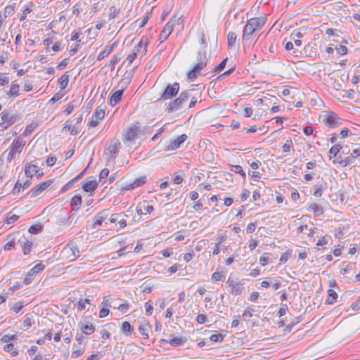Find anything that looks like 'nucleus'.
<instances>
[{"label": "nucleus", "instance_id": "nucleus-13", "mask_svg": "<svg viewBox=\"0 0 360 360\" xmlns=\"http://www.w3.org/2000/svg\"><path fill=\"white\" fill-rule=\"evenodd\" d=\"M139 131V127L135 125L127 128L124 136V142H131L137 139Z\"/></svg>", "mask_w": 360, "mask_h": 360}, {"label": "nucleus", "instance_id": "nucleus-61", "mask_svg": "<svg viewBox=\"0 0 360 360\" xmlns=\"http://www.w3.org/2000/svg\"><path fill=\"white\" fill-rule=\"evenodd\" d=\"M34 275H33L29 271L23 281V283L25 285H29L34 281Z\"/></svg>", "mask_w": 360, "mask_h": 360}, {"label": "nucleus", "instance_id": "nucleus-26", "mask_svg": "<svg viewBox=\"0 0 360 360\" xmlns=\"http://www.w3.org/2000/svg\"><path fill=\"white\" fill-rule=\"evenodd\" d=\"M82 197L81 195H75L72 200H71V202H70V205H71V207H72V210L73 211H77L79 209V207L82 204Z\"/></svg>", "mask_w": 360, "mask_h": 360}, {"label": "nucleus", "instance_id": "nucleus-18", "mask_svg": "<svg viewBox=\"0 0 360 360\" xmlns=\"http://www.w3.org/2000/svg\"><path fill=\"white\" fill-rule=\"evenodd\" d=\"M109 215L108 210H103L99 212L94 217L93 227L96 228L97 226H101L103 221L107 219Z\"/></svg>", "mask_w": 360, "mask_h": 360}, {"label": "nucleus", "instance_id": "nucleus-57", "mask_svg": "<svg viewBox=\"0 0 360 360\" xmlns=\"http://www.w3.org/2000/svg\"><path fill=\"white\" fill-rule=\"evenodd\" d=\"M24 303L22 302H18L15 303L13 307L11 308V310L15 313H18L24 307Z\"/></svg>", "mask_w": 360, "mask_h": 360}, {"label": "nucleus", "instance_id": "nucleus-12", "mask_svg": "<svg viewBox=\"0 0 360 360\" xmlns=\"http://www.w3.org/2000/svg\"><path fill=\"white\" fill-rule=\"evenodd\" d=\"M146 182V176H141L138 178H136L132 182L125 185L121 188L122 191H130L132 189H134L136 188H138L143 184H144Z\"/></svg>", "mask_w": 360, "mask_h": 360}, {"label": "nucleus", "instance_id": "nucleus-8", "mask_svg": "<svg viewBox=\"0 0 360 360\" xmlns=\"http://www.w3.org/2000/svg\"><path fill=\"white\" fill-rule=\"evenodd\" d=\"M1 120L6 123L7 126H11L15 123L18 120V115L17 113L12 112L10 110H4L0 114Z\"/></svg>", "mask_w": 360, "mask_h": 360}, {"label": "nucleus", "instance_id": "nucleus-50", "mask_svg": "<svg viewBox=\"0 0 360 360\" xmlns=\"http://www.w3.org/2000/svg\"><path fill=\"white\" fill-rule=\"evenodd\" d=\"M21 189H22V183L20 182V181L18 180L17 181L13 190L11 191V193L13 195H17L20 192Z\"/></svg>", "mask_w": 360, "mask_h": 360}, {"label": "nucleus", "instance_id": "nucleus-43", "mask_svg": "<svg viewBox=\"0 0 360 360\" xmlns=\"http://www.w3.org/2000/svg\"><path fill=\"white\" fill-rule=\"evenodd\" d=\"M305 30H306V29L304 27L299 28L298 30L292 32V33L290 35V37L291 38H295V37L302 38L304 36V34H305Z\"/></svg>", "mask_w": 360, "mask_h": 360}, {"label": "nucleus", "instance_id": "nucleus-41", "mask_svg": "<svg viewBox=\"0 0 360 360\" xmlns=\"http://www.w3.org/2000/svg\"><path fill=\"white\" fill-rule=\"evenodd\" d=\"M34 5L32 2H30L29 5L24 9L21 16L20 17V21L25 20L27 15L32 11Z\"/></svg>", "mask_w": 360, "mask_h": 360}, {"label": "nucleus", "instance_id": "nucleus-30", "mask_svg": "<svg viewBox=\"0 0 360 360\" xmlns=\"http://www.w3.org/2000/svg\"><path fill=\"white\" fill-rule=\"evenodd\" d=\"M338 298V294L333 289H329L328 290V298L326 300V304H334Z\"/></svg>", "mask_w": 360, "mask_h": 360}, {"label": "nucleus", "instance_id": "nucleus-27", "mask_svg": "<svg viewBox=\"0 0 360 360\" xmlns=\"http://www.w3.org/2000/svg\"><path fill=\"white\" fill-rule=\"evenodd\" d=\"M20 86L15 82H13L11 84L9 91L6 93L8 96H18L19 95Z\"/></svg>", "mask_w": 360, "mask_h": 360}, {"label": "nucleus", "instance_id": "nucleus-3", "mask_svg": "<svg viewBox=\"0 0 360 360\" xmlns=\"http://www.w3.org/2000/svg\"><path fill=\"white\" fill-rule=\"evenodd\" d=\"M24 145L25 143H22V141L20 138L14 139L7 150V162H11L15 158L16 153L21 152L22 148Z\"/></svg>", "mask_w": 360, "mask_h": 360}, {"label": "nucleus", "instance_id": "nucleus-23", "mask_svg": "<svg viewBox=\"0 0 360 360\" xmlns=\"http://www.w3.org/2000/svg\"><path fill=\"white\" fill-rule=\"evenodd\" d=\"M82 188L86 192H92L96 189L98 184L95 180H86L82 183Z\"/></svg>", "mask_w": 360, "mask_h": 360}, {"label": "nucleus", "instance_id": "nucleus-33", "mask_svg": "<svg viewBox=\"0 0 360 360\" xmlns=\"http://www.w3.org/2000/svg\"><path fill=\"white\" fill-rule=\"evenodd\" d=\"M84 352V347L82 345H73V351L71 354L72 359H77Z\"/></svg>", "mask_w": 360, "mask_h": 360}, {"label": "nucleus", "instance_id": "nucleus-62", "mask_svg": "<svg viewBox=\"0 0 360 360\" xmlns=\"http://www.w3.org/2000/svg\"><path fill=\"white\" fill-rule=\"evenodd\" d=\"M136 56H137V54L133 51H131V53L128 55V56L126 58V61L127 62V66H129L133 63V61L135 60Z\"/></svg>", "mask_w": 360, "mask_h": 360}, {"label": "nucleus", "instance_id": "nucleus-29", "mask_svg": "<svg viewBox=\"0 0 360 360\" xmlns=\"http://www.w3.org/2000/svg\"><path fill=\"white\" fill-rule=\"evenodd\" d=\"M309 210L313 212L315 216L319 217L323 214V207L316 204V203H312L309 207Z\"/></svg>", "mask_w": 360, "mask_h": 360}, {"label": "nucleus", "instance_id": "nucleus-25", "mask_svg": "<svg viewBox=\"0 0 360 360\" xmlns=\"http://www.w3.org/2000/svg\"><path fill=\"white\" fill-rule=\"evenodd\" d=\"M226 235L225 233H218L217 237V242L215 244V247L213 250L212 254L217 255L219 253L220 245L226 240Z\"/></svg>", "mask_w": 360, "mask_h": 360}, {"label": "nucleus", "instance_id": "nucleus-59", "mask_svg": "<svg viewBox=\"0 0 360 360\" xmlns=\"http://www.w3.org/2000/svg\"><path fill=\"white\" fill-rule=\"evenodd\" d=\"M117 308L123 314H124L127 313V311L129 310V304L127 302H125L124 303L120 304Z\"/></svg>", "mask_w": 360, "mask_h": 360}, {"label": "nucleus", "instance_id": "nucleus-16", "mask_svg": "<svg viewBox=\"0 0 360 360\" xmlns=\"http://www.w3.org/2000/svg\"><path fill=\"white\" fill-rule=\"evenodd\" d=\"M187 135L185 134L179 136L176 139L170 142L167 146L169 150H173L179 148L181 145L186 140Z\"/></svg>", "mask_w": 360, "mask_h": 360}, {"label": "nucleus", "instance_id": "nucleus-24", "mask_svg": "<svg viewBox=\"0 0 360 360\" xmlns=\"http://www.w3.org/2000/svg\"><path fill=\"white\" fill-rule=\"evenodd\" d=\"M124 89L117 90L115 92H114L110 98V104L112 106H115L116 104H117L122 98V96L123 95Z\"/></svg>", "mask_w": 360, "mask_h": 360}, {"label": "nucleus", "instance_id": "nucleus-49", "mask_svg": "<svg viewBox=\"0 0 360 360\" xmlns=\"http://www.w3.org/2000/svg\"><path fill=\"white\" fill-rule=\"evenodd\" d=\"M120 13V9L116 6H111L110 8V13H109V19L115 18L117 14Z\"/></svg>", "mask_w": 360, "mask_h": 360}, {"label": "nucleus", "instance_id": "nucleus-15", "mask_svg": "<svg viewBox=\"0 0 360 360\" xmlns=\"http://www.w3.org/2000/svg\"><path fill=\"white\" fill-rule=\"evenodd\" d=\"M39 168L36 165L29 163L25 169V174L27 177L32 178L33 176L37 175V178L41 177L43 172L38 174Z\"/></svg>", "mask_w": 360, "mask_h": 360}, {"label": "nucleus", "instance_id": "nucleus-38", "mask_svg": "<svg viewBox=\"0 0 360 360\" xmlns=\"http://www.w3.org/2000/svg\"><path fill=\"white\" fill-rule=\"evenodd\" d=\"M33 317V314L30 313H28L25 316V319L23 321L24 328H28L32 326L34 323Z\"/></svg>", "mask_w": 360, "mask_h": 360}, {"label": "nucleus", "instance_id": "nucleus-51", "mask_svg": "<svg viewBox=\"0 0 360 360\" xmlns=\"http://www.w3.org/2000/svg\"><path fill=\"white\" fill-rule=\"evenodd\" d=\"M122 217H127L124 212L115 213L111 215L109 221L111 223H115Z\"/></svg>", "mask_w": 360, "mask_h": 360}, {"label": "nucleus", "instance_id": "nucleus-46", "mask_svg": "<svg viewBox=\"0 0 360 360\" xmlns=\"http://www.w3.org/2000/svg\"><path fill=\"white\" fill-rule=\"evenodd\" d=\"M231 171L236 174H240L243 176V179H245V173L240 165H233Z\"/></svg>", "mask_w": 360, "mask_h": 360}, {"label": "nucleus", "instance_id": "nucleus-6", "mask_svg": "<svg viewBox=\"0 0 360 360\" xmlns=\"http://www.w3.org/2000/svg\"><path fill=\"white\" fill-rule=\"evenodd\" d=\"M52 182L53 180L49 179L37 184L34 186L22 198H26L27 197L35 198L46 189Z\"/></svg>", "mask_w": 360, "mask_h": 360}, {"label": "nucleus", "instance_id": "nucleus-10", "mask_svg": "<svg viewBox=\"0 0 360 360\" xmlns=\"http://www.w3.org/2000/svg\"><path fill=\"white\" fill-rule=\"evenodd\" d=\"M139 327L138 330L141 335L143 337L144 339H148V332L150 330V326L147 319L144 317L139 318L138 320Z\"/></svg>", "mask_w": 360, "mask_h": 360}, {"label": "nucleus", "instance_id": "nucleus-54", "mask_svg": "<svg viewBox=\"0 0 360 360\" xmlns=\"http://www.w3.org/2000/svg\"><path fill=\"white\" fill-rule=\"evenodd\" d=\"M253 108L250 104L246 105L244 108V116L245 117H251L253 114Z\"/></svg>", "mask_w": 360, "mask_h": 360}, {"label": "nucleus", "instance_id": "nucleus-31", "mask_svg": "<svg viewBox=\"0 0 360 360\" xmlns=\"http://www.w3.org/2000/svg\"><path fill=\"white\" fill-rule=\"evenodd\" d=\"M105 116V106L99 105L93 113V118H96L97 120H101Z\"/></svg>", "mask_w": 360, "mask_h": 360}, {"label": "nucleus", "instance_id": "nucleus-4", "mask_svg": "<svg viewBox=\"0 0 360 360\" xmlns=\"http://www.w3.org/2000/svg\"><path fill=\"white\" fill-rule=\"evenodd\" d=\"M181 20L180 18L174 16L165 25L163 30L161 32L159 36V39L161 42L165 41L173 31L174 27L176 23H179Z\"/></svg>", "mask_w": 360, "mask_h": 360}, {"label": "nucleus", "instance_id": "nucleus-9", "mask_svg": "<svg viewBox=\"0 0 360 360\" xmlns=\"http://www.w3.org/2000/svg\"><path fill=\"white\" fill-rule=\"evenodd\" d=\"M179 91V84L174 82L172 84H168L164 92L161 95V99L167 100L175 96Z\"/></svg>", "mask_w": 360, "mask_h": 360}, {"label": "nucleus", "instance_id": "nucleus-60", "mask_svg": "<svg viewBox=\"0 0 360 360\" xmlns=\"http://www.w3.org/2000/svg\"><path fill=\"white\" fill-rule=\"evenodd\" d=\"M76 107V104L75 103V101H72V102H70L69 103L66 107H65V109L64 110V112L67 114V115H69L70 114L72 110H74V108Z\"/></svg>", "mask_w": 360, "mask_h": 360}, {"label": "nucleus", "instance_id": "nucleus-2", "mask_svg": "<svg viewBox=\"0 0 360 360\" xmlns=\"http://www.w3.org/2000/svg\"><path fill=\"white\" fill-rule=\"evenodd\" d=\"M188 98L189 92L188 91L181 92L176 99L169 103L166 111L171 112L179 110L183 106V104L188 101Z\"/></svg>", "mask_w": 360, "mask_h": 360}, {"label": "nucleus", "instance_id": "nucleus-34", "mask_svg": "<svg viewBox=\"0 0 360 360\" xmlns=\"http://www.w3.org/2000/svg\"><path fill=\"white\" fill-rule=\"evenodd\" d=\"M133 330V328L131 325L128 321H124L122 323L121 332L124 334L126 336H129L131 334Z\"/></svg>", "mask_w": 360, "mask_h": 360}, {"label": "nucleus", "instance_id": "nucleus-53", "mask_svg": "<svg viewBox=\"0 0 360 360\" xmlns=\"http://www.w3.org/2000/svg\"><path fill=\"white\" fill-rule=\"evenodd\" d=\"M88 303L89 304L90 303V300L89 299H81L79 300V301L78 302V305H77V310L78 311H82L85 309V304Z\"/></svg>", "mask_w": 360, "mask_h": 360}, {"label": "nucleus", "instance_id": "nucleus-32", "mask_svg": "<svg viewBox=\"0 0 360 360\" xmlns=\"http://www.w3.org/2000/svg\"><path fill=\"white\" fill-rule=\"evenodd\" d=\"M185 177V173L184 171L180 170L177 172H175L173 174L172 181L174 184H180L183 182Z\"/></svg>", "mask_w": 360, "mask_h": 360}, {"label": "nucleus", "instance_id": "nucleus-11", "mask_svg": "<svg viewBox=\"0 0 360 360\" xmlns=\"http://www.w3.org/2000/svg\"><path fill=\"white\" fill-rule=\"evenodd\" d=\"M78 327L82 333L86 335L93 334L96 330L95 326L89 321L86 319L79 322Z\"/></svg>", "mask_w": 360, "mask_h": 360}, {"label": "nucleus", "instance_id": "nucleus-7", "mask_svg": "<svg viewBox=\"0 0 360 360\" xmlns=\"http://www.w3.org/2000/svg\"><path fill=\"white\" fill-rule=\"evenodd\" d=\"M326 126L330 128H335L342 124L341 119L333 112H328L324 115L323 119Z\"/></svg>", "mask_w": 360, "mask_h": 360}, {"label": "nucleus", "instance_id": "nucleus-45", "mask_svg": "<svg viewBox=\"0 0 360 360\" xmlns=\"http://www.w3.org/2000/svg\"><path fill=\"white\" fill-rule=\"evenodd\" d=\"M224 279L225 275L222 272L216 271L212 275V281L214 282L224 281Z\"/></svg>", "mask_w": 360, "mask_h": 360}, {"label": "nucleus", "instance_id": "nucleus-47", "mask_svg": "<svg viewBox=\"0 0 360 360\" xmlns=\"http://www.w3.org/2000/svg\"><path fill=\"white\" fill-rule=\"evenodd\" d=\"M198 63H202L203 65L206 66L207 56L205 51H199L197 56Z\"/></svg>", "mask_w": 360, "mask_h": 360}, {"label": "nucleus", "instance_id": "nucleus-17", "mask_svg": "<svg viewBox=\"0 0 360 360\" xmlns=\"http://www.w3.org/2000/svg\"><path fill=\"white\" fill-rule=\"evenodd\" d=\"M171 338L169 340L161 339L160 340V343H169L172 347H179L184 344L186 340L183 337H174L173 335L170 336Z\"/></svg>", "mask_w": 360, "mask_h": 360}, {"label": "nucleus", "instance_id": "nucleus-14", "mask_svg": "<svg viewBox=\"0 0 360 360\" xmlns=\"http://www.w3.org/2000/svg\"><path fill=\"white\" fill-rule=\"evenodd\" d=\"M79 251L78 250V248L74 243H69L64 248L63 250V253L67 255L68 257L70 258L72 257L71 260L75 259L77 256H79Z\"/></svg>", "mask_w": 360, "mask_h": 360}, {"label": "nucleus", "instance_id": "nucleus-36", "mask_svg": "<svg viewBox=\"0 0 360 360\" xmlns=\"http://www.w3.org/2000/svg\"><path fill=\"white\" fill-rule=\"evenodd\" d=\"M44 269L45 265L42 263V261H39L38 263L30 270V272L36 276L37 274L43 271Z\"/></svg>", "mask_w": 360, "mask_h": 360}, {"label": "nucleus", "instance_id": "nucleus-56", "mask_svg": "<svg viewBox=\"0 0 360 360\" xmlns=\"http://www.w3.org/2000/svg\"><path fill=\"white\" fill-rule=\"evenodd\" d=\"M145 307H146V314L147 316H150L152 314L153 307V304L150 300H148L145 303Z\"/></svg>", "mask_w": 360, "mask_h": 360}, {"label": "nucleus", "instance_id": "nucleus-1", "mask_svg": "<svg viewBox=\"0 0 360 360\" xmlns=\"http://www.w3.org/2000/svg\"><path fill=\"white\" fill-rule=\"evenodd\" d=\"M266 22L265 18H252L248 20L244 27L242 39L243 41H248L253 34L262 28Z\"/></svg>", "mask_w": 360, "mask_h": 360}, {"label": "nucleus", "instance_id": "nucleus-28", "mask_svg": "<svg viewBox=\"0 0 360 360\" xmlns=\"http://www.w3.org/2000/svg\"><path fill=\"white\" fill-rule=\"evenodd\" d=\"M69 82V75L68 72H65L58 81V84L61 90L65 89Z\"/></svg>", "mask_w": 360, "mask_h": 360}, {"label": "nucleus", "instance_id": "nucleus-5", "mask_svg": "<svg viewBox=\"0 0 360 360\" xmlns=\"http://www.w3.org/2000/svg\"><path fill=\"white\" fill-rule=\"evenodd\" d=\"M121 143L117 139L110 140L108 146L105 148V154L109 159L114 160L119 153Z\"/></svg>", "mask_w": 360, "mask_h": 360}, {"label": "nucleus", "instance_id": "nucleus-35", "mask_svg": "<svg viewBox=\"0 0 360 360\" xmlns=\"http://www.w3.org/2000/svg\"><path fill=\"white\" fill-rule=\"evenodd\" d=\"M244 287L240 282H237L232 288L231 293L235 295H240L243 293Z\"/></svg>", "mask_w": 360, "mask_h": 360}, {"label": "nucleus", "instance_id": "nucleus-64", "mask_svg": "<svg viewBox=\"0 0 360 360\" xmlns=\"http://www.w3.org/2000/svg\"><path fill=\"white\" fill-rule=\"evenodd\" d=\"M351 307L354 311L360 310V297L357 299L356 302L352 304Z\"/></svg>", "mask_w": 360, "mask_h": 360}, {"label": "nucleus", "instance_id": "nucleus-37", "mask_svg": "<svg viewBox=\"0 0 360 360\" xmlns=\"http://www.w3.org/2000/svg\"><path fill=\"white\" fill-rule=\"evenodd\" d=\"M236 39H237V35L235 32H229L227 34V44H228L229 48L232 47L235 44V43L236 41Z\"/></svg>", "mask_w": 360, "mask_h": 360}, {"label": "nucleus", "instance_id": "nucleus-58", "mask_svg": "<svg viewBox=\"0 0 360 360\" xmlns=\"http://www.w3.org/2000/svg\"><path fill=\"white\" fill-rule=\"evenodd\" d=\"M335 50L337 51V53L340 56L345 55L347 53V48L343 45H340L338 46H336Z\"/></svg>", "mask_w": 360, "mask_h": 360}, {"label": "nucleus", "instance_id": "nucleus-39", "mask_svg": "<svg viewBox=\"0 0 360 360\" xmlns=\"http://www.w3.org/2000/svg\"><path fill=\"white\" fill-rule=\"evenodd\" d=\"M224 336V335L221 334L219 331L215 330L214 333L210 336V339L212 342H221L223 341Z\"/></svg>", "mask_w": 360, "mask_h": 360}, {"label": "nucleus", "instance_id": "nucleus-48", "mask_svg": "<svg viewBox=\"0 0 360 360\" xmlns=\"http://www.w3.org/2000/svg\"><path fill=\"white\" fill-rule=\"evenodd\" d=\"M42 231V226L41 224H34L29 228V232L32 234L39 233Z\"/></svg>", "mask_w": 360, "mask_h": 360}, {"label": "nucleus", "instance_id": "nucleus-22", "mask_svg": "<svg viewBox=\"0 0 360 360\" xmlns=\"http://www.w3.org/2000/svg\"><path fill=\"white\" fill-rule=\"evenodd\" d=\"M117 45L116 42L112 44L108 43L104 48V49L98 55L97 60H101L107 57L113 50L114 47Z\"/></svg>", "mask_w": 360, "mask_h": 360}, {"label": "nucleus", "instance_id": "nucleus-40", "mask_svg": "<svg viewBox=\"0 0 360 360\" xmlns=\"http://www.w3.org/2000/svg\"><path fill=\"white\" fill-rule=\"evenodd\" d=\"M342 148L340 144H335L329 150L330 159L335 158Z\"/></svg>", "mask_w": 360, "mask_h": 360}, {"label": "nucleus", "instance_id": "nucleus-20", "mask_svg": "<svg viewBox=\"0 0 360 360\" xmlns=\"http://www.w3.org/2000/svg\"><path fill=\"white\" fill-rule=\"evenodd\" d=\"M148 44L147 39H144L142 37L139 41V44L135 46L132 51L135 52V53H141L142 54H145L146 53V46Z\"/></svg>", "mask_w": 360, "mask_h": 360}, {"label": "nucleus", "instance_id": "nucleus-63", "mask_svg": "<svg viewBox=\"0 0 360 360\" xmlns=\"http://www.w3.org/2000/svg\"><path fill=\"white\" fill-rule=\"evenodd\" d=\"M14 13V6H8L5 7L4 9V18H6L7 15H12Z\"/></svg>", "mask_w": 360, "mask_h": 360}, {"label": "nucleus", "instance_id": "nucleus-52", "mask_svg": "<svg viewBox=\"0 0 360 360\" xmlns=\"http://www.w3.org/2000/svg\"><path fill=\"white\" fill-rule=\"evenodd\" d=\"M227 60V58H224L217 66L215 67L214 72L219 73L222 71L226 65Z\"/></svg>", "mask_w": 360, "mask_h": 360}, {"label": "nucleus", "instance_id": "nucleus-42", "mask_svg": "<svg viewBox=\"0 0 360 360\" xmlns=\"http://www.w3.org/2000/svg\"><path fill=\"white\" fill-rule=\"evenodd\" d=\"M323 186L322 184H317L314 186L313 188V195L316 197H321L322 195V191L323 189Z\"/></svg>", "mask_w": 360, "mask_h": 360}, {"label": "nucleus", "instance_id": "nucleus-21", "mask_svg": "<svg viewBox=\"0 0 360 360\" xmlns=\"http://www.w3.org/2000/svg\"><path fill=\"white\" fill-rule=\"evenodd\" d=\"M18 241L21 243L23 255H29L32 250V242L27 239L25 237H23L22 239H20Z\"/></svg>", "mask_w": 360, "mask_h": 360}, {"label": "nucleus", "instance_id": "nucleus-55", "mask_svg": "<svg viewBox=\"0 0 360 360\" xmlns=\"http://www.w3.org/2000/svg\"><path fill=\"white\" fill-rule=\"evenodd\" d=\"M4 350L6 351V352H11V354L13 356H15L18 355V352L16 351H13V348H14V345L13 343H8L7 345H6L4 346Z\"/></svg>", "mask_w": 360, "mask_h": 360}, {"label": "nucleus", "instance_id": "nucleus-19", "mask_svg": "<svg viewBox=\"0 0 360 360\" xmlns=\"http://www.w3.org/2000/svg\"><path fill=\"white\" fill-rule=\"evenodd\" d=\"M205 66L203 65L202 63H197V64L193 68V69L188 73V78L191 80H193L197 78L201 70Z\"/></svg>", "mask_w": 360, "mask_h": 360}, {"label": "nucleus", "instance_id": "nucleus-44", "mask_svg": "<svg viewBox=\"0 0 360 360\" xmlns=\"http://www.w3.org/2000/svg\"><path fill=\"white\" fill-rule=\"evenodd\" d=\"M355 263H349L346 264L345 266L342 267L340 269L341 274H346L350 273V271L354 268Z\"/></svg>", "mask_w": 360, "mask_h": 360}]
</instances>
